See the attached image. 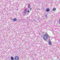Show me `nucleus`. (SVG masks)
<instances>
[{
    "instance_id": "1",
    "label": "nucleus",
    "mask_w": 60,
    "mask_h": 60,
    "mask_svg": "<svg viewBox=\"0 0 60 60\" xmlns=\"http://www.w3.org/2000/svg\"><path fill=\"white\" fill-rule=\"evenodd\" d=\"M44 34L43 35V38L45 41H46L48 39L50 38V36H49L48 34H47V33L45 32L44 33Z\"/></svg>"
},
{
    "instance_id": "2",
    "label": "nucleus",
    "mask_w": 60,
    "mask_h": 60,
    "mask_svg": "<svg viewBox=\"0 0 60 60\" xmlns=\"http://www.w3.org/2000/svg\"><path fill=\"white\" fill-rule=\"evenodd\" d=\"M15 60H19V57L18 56H15Z\"/></svg>"
},
{
    "instance_id": "3",
    "label": "nucleus",
    "mask_w": 60,
    "mask_h": 60,
    "mask_svg": "<svg viewBox=\"0 0 60 60\" xmlns=\"http://www.w3.org/2000/svg\"><path fill=\"white\" fill-rule=\"evenodd\" d=\"M49 43L50 45H52V43L51 42V41H49Z\"/></svg>"
},
{
    "instance_id": "4",
    "label": "nucleus",
    "mask_w": 60,
    "mask_h": 60,
    "mask_svg": "<svg viewBox=\"0 0 60 60\" xmlns=\"http://www.w3.org/2000/svg\"><path fill=\"white\" fill-rule=\"evenodd\" d=\"M50 11L49 9V8H47L46 9V11L47 12H48V11Z\"/></svg>"
},
{
    "instance_id": "5",
    "label": "nucleus",
    "mask_w": 60,
    "mask_h": 60,
    "mask_svg": "<svg viewBox=\"0 0 60 60\" xmlns=\"http://www.w3.org/2000/svg\"><path fill=\"white\" fill-rule=\"evenodd\" d=\"M52 10L53 11H55V10H56V8H54Z\"/></svg>"
},
{
    "instance_id": "6",
    "label": "nucleus",
    "mask_w": 60,
    "mask_h": 60,
    "mask_svg": "<svg viewBox=\"0 0 60 60\" xmlns=\"http://www.w3.org/2000/svg\"><path fill=\"white\" fill-rule=\"evenodd\" d=\"M11 60H14V58L13 57H11Z\"/></svg>"
},
{
    "instance_id": "7",
    "label": "nucleus",
    "mask_w": 60,
    "mask_h": 60,
    "mask_svg": "<svg viewBox=\"0 0 60 60\" xmlns=\"http://www.w3.org/2000/svg\"><path fill=\"white\" fill-rule=\"evenodd\" d=\"M13 20L14 21H16L17 20V19L16 18H14V19Z\"/></svg>"
},
{
    "instance_id": "8",
    "label": "nucleus",
    "mask_w": 60,
    "mask_h": 60,
    "mask_svg": "<svg viewBox=\"0 0 60 60\" xmlns=\"http://www.w3.org/2000/svg\"><path fill=\"white\" fill-rule=\"evenodd\" d=\"M31 7V5H30V4H29L28 6V8H30Z\"/></svg>"
},
{
    "instance_id": "9",
    "label": "nucleus",
    "mask_w": 60,
    "mask_h": 60,
    "mask_svg": "<svg viewBox=\"0 0 60 60\" xmlns=\"http://www.w3.org/2000/svg\"><path fill=\"white\" fill-rule=\"evenodd\" d=\"M27 12V11L26 10H25V11H24V13H26Z\"/></svg>"
},
{
    "instance_id": "10",
    "label": "nucleus",
    "mask_w": 60,
    "mask_h": 60,
    "mask_svg": "<svg viewBox=\"0 0 60 60\" xmlns=\"http://www.w3.org/2000/svg\"><path fill=\"white\" fill-rule=\"evenodd\" d=\"M45 16V18H47V17H48V16L47 15H46Z\"/></svg>"
},
{
    "instance_id": "11",
    "label": "nucleus",
    "mask_w": 60,
    "mask_h": 60,
    "mask_svg": "<svg viewBox=\"0 0 60 60\" xmlns=\"http://www.w3.org/2000/svg\"><path fill=\"white\" fill-rule=\"evenodd\" d=\"M27 12H29V10H28L27 11Z\"/></svg>"
},
{
    "instance_id": "12",
    "label": "nucleus",
    "mask_w": 60,
    "mask_h": 60,
    "mask_svg": "<svg viewBox=\"0 0 60 60\" xmlns=\"http://www.w3.org/2000/svg\"><path fill=\"white\" fill-rule=\"evenodd\" d=\"M30 10H32V8H30Z\"/></svg>"
},
{
    "instance_id": "13",
    "label": "nucleus",
    "mask_w": 60,
    "mask_h": 60,
    "mask_svg": "<svg viewBox=\"0 0 60 60\" xmlns=\"http://www.w3.org/2000/svg\"><path fill=\"white\" fill-rule=\"evenodd\" d=\"M24 9H25L24 8Z\"/></svg>"
}]
</instances>
